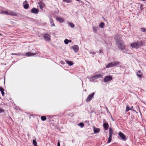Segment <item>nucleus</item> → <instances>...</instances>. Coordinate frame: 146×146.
<instances>
[{
  "mask_svg": "<svg viewBox=\"0 0 146 146\" xmlns=\"http://www.w3.org/2000/svg\"><path fill=\"white\" fill-rule=\"evenodd\" d=\"M118 36V35H116L115 36L114 39L115 40V43L116 44V45L117 46L118 48L123 50L125 48V44L122 41L117 38L116 37Z\"/></svg>",
  "mask_w": 146,
  "mask_h": 146,
  "instance_id": "1",
  "label": "nucleus"
},
{
  "mask_svg": "<svg viewBox=\"0 0 146 146\" xmlns=\"http://www.w3.org/2000/svg\"><path fill=\"white\" fill-rule=\"evenodd\" d=\"M144 42L142 40L137 41L131 44L132 48L137 49L144 45Z\"/></svg>",
  "mask_w": 146,
  "mask_h": 146,
  "instance_id": "2",
  "label": "nucleus"
},
{
  "mask_svg": "<svg viewBox=\"0 0 146 146\" xmlns=\"http://www.w3.org/2000/svg\"><path fill=\"white\" fill-rule=\"evenodd\" d=\"M120 62L118 61H115L114 62H111L109 63L106 66L107 68H109L110 67H113L114 66H117L119 65Z\"/></svg>",
  "mask_w": 146,
  "mask_h": 146,
  "instance_id": "3",
  "label": "nucleus"
},
{
  "mask_svg": "<svg viewBox=\"0 0 146 146\" xmlns=\"http://www.w3.org/2000/svg\"><path fill=\"white\" fill-rule=\"evenodd\" d=\"M1 13L3 14L6 15H11L16 16L17 14L15 12L13 11H3L1 12Z\"/></svg>",
  "mask_w": 146,
  "mask_h": 146,
  "instance_id": "4",
  "label": "nucleus"
},
{
  "mask_svg": "<svg viewBox=\"0 0 146 146\" xmlns=\"http://www.w3.org/2000/svg\"><path fill=\"white\" fill-rule=\"evenodd\" d=\"M113 134V131L112 128L111 127H110L109 129V137L107 142V143H109L111 142L112 139V135Z\"/></svg>",
  "mask_w": 146,
  "mask_h": 146,
  "instance_id": "5",
  "label": "nucleus"
},
{
  "mask_svg": "<svg viewBox=\"0 0 146 146\" xmlns=\"http://www.w3.org/2000/svg\"><path fill=\"white\" fill-rule=\"evenodd\" d=\"M95 93V92H93L92 93L89 94L87 98L86 99V101L87 102H88L89 101H90L92 100V98H94V95Z\"/></svg>",
  "mask_w": 146,
  "mask_h": 146,
  "instance_id": "6",
  "label": "nucleus"
},
{
  "mask_svg": "<svg viewBox=\"0 0 146 146\" xmlns=\"http://www.w3.org/2000/svg\"><path fill=\"white\" fill-rule=\"evenodd\" d=\"M113 79L111 76H106L104 79V81L105 82L110 81L111 80Z\"/></svg>",
  "mask_w": 146,
  "mask_h": 146,
  "instance_id": "7",
  "label": "nucleus"
},
{
  "mask_svg": "<svg viewBox=\"0 0 146 146\" xmlns=\"http://www.w3.org/2000/svg\"><path fill=\"white\" fill-rule=\"evenodd\" d=\"M118 134L121 138L122 140L125 141L126 140V138L125 136L121 132H119L118 133Z\"/></svg>",
  "mask_w": 146,
  "mask_h": 146,
  "instance_id": "8",
  "label": "nucleus"
},
{
  "mask_svg": "<svg viewBox=\"0 0 146 146\" xmlns=\"http://www.w3.org/2000/svg\"><path fill=\"white\" fill-rule=\"evenodd\" d=\"M43 37L45 40L46 41H49L50 40V35L47 33H45L43 34Z\"/></svg>",
  "mask_w": 146,
  "mask_h": 146,
  "instance_id": "9",
  "label": "nucleus"
},
{
  "mask_svg": "<svg viewBox=\"0 0 146 146\" xmlns=\"http://www.w3.org/2000/svg\"><path fill=\"white\" fill-rule=\"evenodd\" d=\"M72 47L75 52H77L78 51L79 48L77 45H74Z\"/></svg>",
  "mask_w": 146,
  "mask_h": 146,
  "instance_id": "10",
  "label": "nucleus"
},
{
  "mask_svg": "<svg viewBox=\"0 0 146 146\" xmlns=\"http://www.w3.org/2000/svg\"><path fill=\"white\" fill-rule=\"evenodd\" d=\"M103 77V75L101 74H99L95 75L92 77V78L93 79H97L99 78H102Z\"/></svg>",
  "mask_w": 146,
  "mask_h": 146,
  "instance_id": "11",
  "label": "nucleus"
},
{
  "mask_svg": "<svg viewBox=\"0 0 146 146\" xmlns=\"http://www.w3.org/2000/svg\"><path fill=\"white\" fill-rule=\"evenodd\" d=\"M23 5H24V7L25 9H27L28 8L29 5L27 1H25L23 2Z\"/></svg>",
  "mask_w": 146,
  "mask_h": 146,
  "instance_id": "12",
  "label": "nucleus"
},
{
  "mask_svg": "<svg viewBox=\"0 0 146 146\" xmlns=\"http://www.w3.org/2000/svg\"><path fill=\"white\" fill-rule=\"evenodd\" d=\"M103 126L105 130H107L108 129L109 126L107 122H106V123H104Z\"/></svg>",
  "mask_w": 146,
  "mask_h": 146,
  "instance_id": "13",
  "label": "nucleus"
},
{
  "mask_svg": "<svg viewBox=\"0 0 146 146\" xmlns=\"http://www.w3.org/2000/svg\"><path fill=\"white\" fill-rule=\"evenodd\" d=\"M31 12L32 13L36 14L38 12V10L37 9L33 8L31 9Z\"/></svg>",
  "mask_w": 146,
  "mask_h": 146,
  "instance_id": "14",
  "label": "nucleus"
},
{
  "mask_svg": "<svg viewBox=\"0 0 146 146\" xmlns=\"http://www.w3.org/2000/svg\"><path fill=\"white\" fill-rule=\"evenodd\" d=\"M56 20L57 21H59L60 23H63L64 21V19L59 17H57Z\"/></svg>",
  "mask_w": 146,
  "mask_h": 146,
  "instance_id": "15",
  "label": "nucleus"
},
{
  "mask_svg": "<svg viewBox=\"0 0 146 146\" xmlns=\"http://www.w3.org/2000/svg\"><path fill=\"white\" fill-rule=\"evenodd\" d=\"M94 131V133H98L100 131V129L93 127Z\"/></svg>",
  "mask_w": 146,
  "mask_h": 146,
  "instance_id": "16",
  "label": "nucleus"
},
{
  "mask_svg": "<svg viewBox=\"0 0 146 146\" xmlns=\"http://www.w3.org/2000/svg\"><path fill=\"white\" fill-rule=\"evenodd\" d=\"M35 54H36L35 53H32L31 52H28L26 53V56H34Z\"/></svg>",
  "mask_w": 146,
  "mask_h": 146,
  "instance_id": "17",
  "label": "nucleus"
},
{
  "mask_svg": "<svg viewBox=\"0 0 146 146\" xmlns=\"http://www.w3.org/2000/svg\"><path fill=\"white\" fill-rule=\"evenodd\" d=\"M98 29V27H96L95 26H93V31L94 33H96L97 32V31Z\"/></svg>",
  "mask_w": 146,
  "mask_h": 146,
  "instance_id": "18",
  "label": "nucleus"
},
{
  "mask_svg": "<svg viewBox=\"0 0 146 146\" xmlns=\"http://www.w3.org/2000/svg\"><path fill=\"white\" fill-rule=\"evenodd\" d=\"M0 91L1 92L2 96H3L4 94V90L3 88L1 87H0Z\"/></svg>",
  "mask_w": 146,
  "mask_h": 146,
  "instance_id": "19",
  "label": "nucleus"
},
{
  "mask_svg": "<svg viewBox=\"0 0 146 146\" xmlns=\"http://www.w3.org/2000/svg\"><path fill=\"white\" fill-rule=\"evenodd\" d=\"M68 25L70 26L71 28H74V25L73 23H68Z\"/></svg>",
  "mask_w": 146,
  "mask_h": 146,
  "instance_id": "20",
  "label": "nucleus"
},
{
  "mask_svg": "<svg viewBox=\"0 0 146 146\" xmlns=\"http://www.w3.org/2000/svg\"><path fill=\"white\" fill-rule=\"evenodd\" d=\"M66 62L70 66H71L73 64V63L71 61H66Z\"/></svg>",
  "mask_w": 146,
  "mask_h": 146,
  "instance_id": "21",
  "label": "nucleus"
},
{
  "mask_svg": "<svg viewBox=\"0 0 146 146\" xmlns=\"http://www.w3.org/2000/svg\"><path fill=\"white\" fill-rule=\"evenodd\" d=\"M104 25V23L103 22L101 23L99 25V27L101 28H103Z\"/></svg>",
  "mask_w": 146,
  "mask_h": 146,
  "instance_id": "22",
  "label": "nucleus"
},
{
  "mask_svg": "<svg viewBox=\"0 0 146 146\" xmlns=\"http://www.w3.org/2000/svg\"><path fill=\"white\" fill-rule=\"evenodd\" d=\"M132 110L131 109L129 106H128V105H127L126 106V111H128L129 110Z\"/></svg>",
  "mask_w": 146,
  "mask_h": 146,
  "instance_id": "23",
  "label": "nucleus"
},
{
  "mask_svg": "<svg viewBox=\"0 0 146 146\" xmlns=\"http://www.w3.org/2000/svg\"><path fill=\"white\" fill-rule=\"evenodd\" d=\"M41 119L43 121H44L46 120V118L45 116H42L41 117Z\"/></svg>",
  "mask_w": 146,
  "mask_h": 146,
  "instance_id": "24",
  "label": "nucleus"
},
{
  "mask_svg": "<svg viewBox=\"0 0 146 146\" xmlns=\"http://www.w3.org/2000/svg\"><path fill=\"white\" fill-rule=\"evenodd\" d=\"M78 125L82 128L84 126V124L82 123H80L78 124Z\"/></svg>",
  "mask_w": 146,
  "mask_h": 146,
  "instance_id": "25",
  "label": "nucleus"
},
{
  "mask_svg": "<svg viewBox=\"0 0 146 146\" xmlns=\"http://www.w3.org/2000/svg\"><path fill=\"white\" fill-rule=\"evenodd\" d=\"M33 143L35 146H37V143L36 141L34 139L33 140Z\"/></svg>",
  "mask_w": 146,
  "mask_h": 146,
  "instance_id": "26",
  "label": "nucleus"
},
{
  "mask_svg": "<svg viewBox=\"0 0 146 146\" xmlns=\"http://www.w3.org/2000/svg\"><path fill=\"white\" fill-rule=\"evenodd\" d=\"M64 42L65 44H68L69 42V40L67 39H66L64 40Z\"/></svg>",
  "mask_w": 146,
  "mask_h": 146,
  "instance_id": "27",
  "label": "nucleus"
},
{
  "mask_svg": "<svg viewBox=\"0 0 146 146\" xmlns=\"http://www.w3.org/2000/svg\"><path fill=\"white\" fill-rule=\"evenodd\" d=\"M136 74L137 76L139 78H141L142 76V75L141 74H139L137 72L136 73Z\"/></svg>",
  "mask_w": 146,
  "mask_h": 146,
  "instance_id": "28",
  "label": "nucleus"
},
{
  "mask_svg": "<svg viewBox=\"0 0 146 146\" xmlns=\"http://www.w3.org/2000/svg\"><path fill=\"white\" fill-rule=\"evenodd\" d=\"M11 55H17V56H20V55H21V54H20L19 53L15 54V53H12L11 54Z\"/></svg>",
  "mask_w": 146,
  "mask_h": 146,
  "instance_id": "29",
  "label": "nucleus"
},
{
  "mask_svg": "<svg viewBox=\"0 0 146 146\" xmlns=\"http://www.w3.org/2000/svg\"><path fill=\"white\" fill-rule=\"evenodd\" d=\"M141 29L142 31L144 32H145L146 29L145 28H141Z\"/></svg>",
  "mask_w": 146,
  "mask_h": 146,
  "instance_id": "30",
  "label": "nucleus"
},
{
  "mask_svg": "<svg viewBox=\"0 0 146 146\" xmlns=\"http://www.w3.org/2000/svg\"><path fill=\"white\" fill-rule=\"evenodd\" d=\"M4 112V110L1 109V108H0V113L2 112Z\"/></svg>",
  "mask_w": 146,
  "mask_h": 146,
  "instance_id": "31",
  "label": "nucleus"
},
{
  "mask_svg": "<svg viewBox=\"0 0 146 146\" xmlns=\"http://www.w3.org/2000/svg\"><path fill=\"white\" fill-rule=\"evenodd\" d=\"M103 50L102 49H100V51H99V52H100V53H103Z\"/></svg>",
  "mask_w": 146,
  "mask_h": 146,
  "instance_id": "32",
  "label": "nucleus"
},
{
  "mask_svg": "<svg viewBox=\"0 0 146 146\" xmlns=\"http://www.w3.org/2000/svg\"><path fill=\"white\" fill-rule=\"evenodd\" d=\"M57 146H60V143L59 141H58V142Z\"/></svg>",
  "mask_w": 146,
  "mask_h": 146,
  "instance_id": "33",
  "label": "nucleus"
},
{
  "mask_svg": "<svg viewBox=\"0 0 146 146\" xmlns=\"http://www.w3.org/2000/svg\"><path fill=\"white\" fill-rule=\"evenodd\" d=\"M50 22L51 23H53V21L52 20V19H50Z\"/></svg>",
  "mask_w": 146,
  "mask_h": 146,
  "instance_id": "34",
  "label": "nucleus"
},
{
  "mask_svg": "<svg viewBox=\"0 0 146 146\" xmlns=\"http://www.w3.org/2000/svg\"><path fill=\"white\" fill-rule=\"evenodd\" d=\"M90 54H95V53L94 52H90Z\"/></svg>",
  "mask_w": 146,
  "mask_h": 146,
  "instance_id": "35",
  "label": "nucleus"
},
{
  "mask_svg": "<svg viewBox=\"0 0 146 146\" xmlns=\"http://www.w3.org/2000/svg\"><path fill=\"white\" fill-rule=\"evenodd\" d=\"M55 26V25L54 23H53V24L51 25V27Z\"/></svg>",
  "mask_w": 146,
  "mask_h": 146,
  "instance_id": "36",
  "label": "nucleus"
},
{
  "mask_svg": "<svg viewBox=\"0 0 146 146\" xmlns=\"http://www.w3.org/2000/svg\"><path fill=\"white\" fill-rule=\"evenodd\" d=\"M40 9H42V8H43V7L42 6H41L40 5Z\"/></svg>",
  "mask_w": 146,
  "mask_h": 146,
  "instance_id": "37",
  "label": "nucleus"
},
{
  "mask_svg": "<svg viewBox=\"0 0 146 146\" xmlns=\"http://www.w3.org/2000/svg\"><path fill=\"white\" fill-rule=\"evenodd\" d=\"M138 72L139 73H140L141 72V71L140 70H139L138 71Z\"/></svg>",
  "mask_w": 146,
  "mask_h": 146,
  "instance_id": "38",
  "label": "nucleus"
},
{
  "mask_svg": "<svg viewBox=\"0 0 146 146\" xmlns=\"http://www.w3.org/2000/svg\"><path fill=\"white\" fill-rule=\"evenodd\" d=\"M69 40V42H72L71 40Z\"/></svg>",
  "mask_w": 146,
  "mask_h": 146,
  "instance_id": "39",
  "label": "nucleus"
},
{
  "mask_svg": "<svg viewBox=\"0 0 146 146\" xmlns=\"http://www.w3.org/2000/svg\"><path fill=\"white\" fill-rule=\"evenodd\" d=\"M133 108V107L132 106H131V109L132 110V109Z\"/></svg>",
  "mask_w": 146,
  "mask_h": 146,
  "instance_id": "40",
  "label": "nucleus"
},
{
  "mask_svg": "<svg viewBox=\"0 0 146 146\" xmlns=\"http://www.w3.org/2000/svg\"><path fill=\"white\" fill-rule=\"evenodd\" d=\"M0 35H2V34H0Z\"/></svg>",
  "mask_w": 146,
  "mask_h": 146,
  "instance_id": "41",
  "label": "nucleus"
}]
</instances>
